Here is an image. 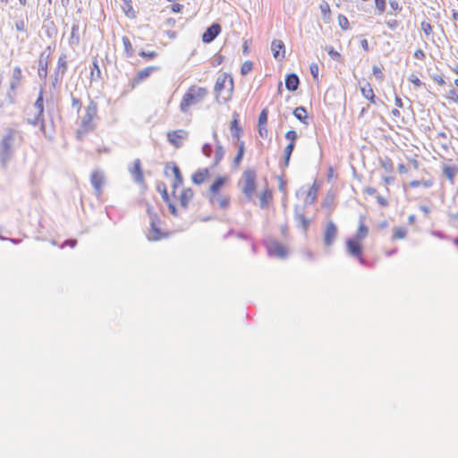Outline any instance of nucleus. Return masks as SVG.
I'll use <instances>...</instances> for the list:
<instances>
[{
  "mask_svg": "<svg viewBox=\"0 0 458 458\" xmlns=\"http://www.w3.org/2000/svg\"><path fill=\"white\" fill-rule=\"evenodd\" d=\"M271 51L276 60H283L285 57V46L280 39H274L271 43Z\"/></svg>",
  "mask_w": 458,
  "mask_h": 458,
  "instance_id": "14",
  "label": "nucleus"
},
{
  "mask_svg": "<svg viewBox=\"0 0 458 458\" xmlns=\"http://www.w3.org/2000/svg\"><path fill=\"white\" fill-rule=\"evenodd\" d=\"M129 171L137 182H143L144 175L140 159H135L133 161L132 165L130 167Z\"/></svg>",
  "mask_w": 458,
  "mask_h": 458,
  "instance_id": "17",
  "label": "nucleus"
},
{
  "mask_svg": "<svg viewBox=\"0 0 458 458\" xmlns=\"http://www.w3.org/2000/svg\"><path fill=\"white\" fill-rule=\"evenodd\" d=\"M407 235V229L405 227H396L393 231V240H403Z\"/></svg>",
  "mask_w": 458,
  "mask_h": 458,
  "instance_id": "32",
  "label": "nucleus"
},
{
  "mask_svg": "<svg viewBox=\"0 0 458 458\" xmlns=\"http://www.w3.org/2000/svg\"><path fill=\"white\" fill-rule=\"evenodd\" d=\"M414 57L417 58V59H420V60H424L425 59V53L422 49H417L415 50L414 52Z\"/></svg>",
  "mask_w": 458,
  "mask_h": 458,
  "instance_id": "56",
  "label": "nucleus"
},
{
  "mask_svg": "<svg viewBox=\"0 0 458 458\" xmlns=\"http://www.w3.org/2000/svg\"><path fill=\"white\" fill-rule=\"evenodd\" d=\"M124 4V13L125 15L129 18H135V11L133 10L131 0H123Z\"/></svg>",
  "mask_w": 458,
  "mask_h": 458,
  "instance_id": "34",
  "label": "nucleus"
},
{
  "mask_svg": "<svg viewBox=\"0 0 458 458\" xmlns=\"http://www.w3.org/2000/svg\"><path fill=\"white\" fill-rule=\"evenodd\" d=\"M22 140V135L13 130H10L8 133L3 138L0 142V157L1 161L4 164L9 161L12 156L13 147H14L16 144L21 143Z\"/></svg>",
  "mask_w": 458,
  "mask_h": 458,
  "instance_id": "7",
  "label": "nucleus"
},
{
  "mask_svg": "<svg viewBox=\"0 0 458 458\" xmlns=\"http://www.w3.org/2000/svg\"><path fill=\"white\" fill-rule=\"evenodd\" d=\"M168 236L167 233L161 232L157 223L152 222L148 233V239L150 241H159Z\"/></svg>",
  "mask_w": 458,
  "mask_h": 458,
  "instance_id": "16",
  "label": "nucleus"
},
{
  "mask_svg": "<svg viewBox=\"0 0 458 458\" xmlns=\"http://www.w3.org/2000/svg\"><path fill=\"white\" fill-rule=\"evenodd\" d=\"M267 117H268V112L267 108H264L261 110L259 115V125H267Z\"/></svg>",
  "mask_w": 458,
  "mask_h": 458,
  "instance_id": "37",
  "label": "nucleus"
},
{
  "mask_svg": "<svg viewBox=\"0 0 458 458\" xmlns=\"http://www.w3.org/2000/svg\"><path fill=\"white\" fill-rule=\"evenodd\" d=\"M375 4L379 13H383L385 12L386 6V0H375Z\"/></svg>",
  "mask_w": 458,
  "mask_h": 458,
  "instance_id": "45",
  "label": "nucleus"
},
{
  "mask_svg": "<svg viewBox=\"0 0 458 458\" xmlns=\"http://www.w3.org/2000/svg\"><path fill=\"white\" fill-rule=\"evenodd\" d=\"M252 68H253L252 63L250 61H246L242 64L241 73L242 75H246L252 71Z\"/></svg>",
  "mask_w": 458,
  "mask_h": 458,
  "instance_id": "39",
  "label": "nucleus"
},
{
  "mask_svg": "<svg viewBox=\"0 0 458 458\" xmlns=\"http://www.w3.org/2000/svg\"><path fill=\"white\" fill-rule=\"evenodd\" d=\"M300 221H301V225H303L304 229H307V227L310 225V220L301 215V216H300Z\"/></svg>",
  "mask_w": 458,
  "mask_h": 458,
  "instance_id": "58",
  "label": "nucleus"
},
{
  "mask_svg": "<svg viewBox=\"0 0 458 458\" xmlns=\"http://www.w3.org/2000/svg\"><path fill=\"white\" fill-rule=\"evenodd\" d=\"M337 21H338L339 26L344 30H347L349 29V27H350L349 21L344 15L339 14L337 17Z\"/></svg>",
  "mask_w": 458,
  "mask_h": 458,
  "instance_id": "38",
  "label": "nucleus"
},
{
  "mask_svg": "<svg viewBox=\"0 0 458 458\" xmlns=\"http://www.w3.org/2000/svg\"><path fill=\"white\" fill-rule=\"evenodd\" d=\"M170 8L173 13H179L182 12L183 5L179 4L178 2H174L172 4Z\"/></svg>",
  "mask_w": 458,
  "mask_h": 458,
  "instance_id": "49",
  "label": "nucleus"
},
{
  "mask_svg": "<svg viewBox=\"0 0 458 458\" xmlns=\"http://www.w3.org/2000/svg\"><path fill=\"white\" fill-rule=\"evenodd\" d=\"M345 247L349 255L357 259L360 264H365L362 242L349 238L345 242Z\"/></svg>",
  "mask_w": 458,
  "mask_h": 458,
  "instance_id": "8",
  "label": "nucleus"
},
{
  "mask_svg": "<svg viewBox=\"0 0 458 458\" xmlns=\"http://www.w3.org/2000/svg\"><path fill=\"white\" fill-rule=\"evenodd\" d=\"M433 184H434V182L431 179L426 180V181L414 180V181H411L409 182V186L411 188H417L420 186H422L424 188H430Z\"/></svg>",
  "mask_w": 458,
  "mask_h": 458,
  "instance_id": "31",
  "label": "nucleus"
},
{
  "mask_svg": "<svg viewBox=\"0 0 458 458\" xmlns=\"http://www.w3.org/2000/svg\"><path fill=\"white\" fill-rule=\"evenodd\" d=\"M442 171L447 180L454 183V179L458 175V167L456 165H443Z\"/></svg>",
  "mask_w": 458,
  "mask_h": 458,
  "instance_id": "26",
  "label": "nucleus"
},
{
  "mask_svg": "<svg viewBox=\"0 0 458 458\" xmlns=\"http://www.w3.org/2000/svg\"><path fill=\"white\" fill-rule=\"evenodd\" d=\"M433 80H434V81H435L438 85H440V86H443V85H445V80H444V79H443V77H442V76H440V75H436V76H434Z\"/></svg>",
  "mask_w": 458,
  "mask_h": 458,
  "instance_id": "59",
  "label": "nucleus"
},
{
  "mask_svg": "<svg viewBox=\"0 0 458 458\" xmlns=\"http://www.w3.org/2000/svg\"><path fill=\"white\" fill-rule=\"evenodd\" d=\"M234 82L231 74H219L214 85V96L217 103H227L233 95Z\"/></svg>",
  "mask_w": 458,
  "mask_h": 458,
  "instance_id": "3",
  "label": "nucleus"
},
{
  "mask_svg": "<svg viewBox=\"0 0 458 458\" xmlns=\"http://www.w3.org/2000/svg\"><path fill=\"white\" fill-rule=\"evenodd\" d=\"M80 43L79 27L73 25L72 27L71 37L69 38V44L71 46H77Z\"/></svg>",
  "mask_w": 458,
  "mask_h": 458,
  "instance_id": "29",
  "label": "nucleus"
},
{
  "mask_svg": "<svg viewBox=\"0 0 458 458\" xmlns=\"http://www.w3.org/2000/svg\"><path fill=\"white\" fill-rule=\"evenodd\" d=\"M389 4H390V7L394 11L399 12L401 10V6H400L398 1H396V0H390Z\"/></svg>",
  "mask_w": 458,
  "mask_h": 458,
  "instance_id": "57",
  "label": "nucleus"
},
{
  "mask_svg": "<svg viewBox=\"0 0 458 458\" xmlns=\"http://www.w3.org/2000/svg\"><path fill=\"white\" fill-rule=\"evenodd\" d=\"M22 77H23L22 71H21V67H19V66L14 67L13 70L11 80H10V90L11 91H13V93L16 91V89L21 83Z\"/></svg>",
  "mask_w": 458,
  "mask_h": 458,
  "instance_id": "18",
  "label": "nucleus"
},
{
  "mask_svg": "<svg viewBox=\"0 0 458 458\" xmlns=\"http://www.w3.org/2000/svg\"><path fill=\"white\" fill-rule=\"evenodd\" d=\"M368 234H369V227L365 224L364 219L361 218V219H360L358 229L356 231L355 235L352 237V239L360 241V242H363V240L368 236Z\"/></svg>",
  "mask_w": 458,
  "mask_h": 458,
  "instance_id": "25",
  "label": "nucleus"
},
{
  "mask_svg": "<svg viewBox=\"0 0 458 458\" xmlns=\"http://www.w3.org/2000/svg\"><path fill=\"white\" fill-rule=\"evenodd\" d=\"M47 61H45V63H43V61L40 59L39 60V71L44 70L45 73H47Z\"/></svg>",
  "mask_w": 458,
  "mask_h": 458,
  "instance_id": "61",
  "label": "nucleus"
},
{
  "mask_svg": "<svg viewBox=\"0 0 458 458\" xmlns=\"http://www.w3.org/2000/svg\"><path fill=\"white\" fill-rule=\"evenodd\" d=\"M446 98L447 100H449L450 102H453V103H458V94L455 90L454 89H451L449 90L447 96H446Z\"/></svg>",
  "mask_w": 458,
  "mask_h": 458,
  "instance_id": "46",
  "label": "nucleus"
},
{
  "mask_svg": "<svg viewBox=\"0 0 458 458\" xmlns=\"http://www.w3.org/2000/svg\"><path fill=\"white\" fill-rule=\"evenodd\" d=\"M230 131L232 136L235 138L237 140H240V138L242 134V129L239 123V114L236 112L233 114V120L231 122Z\"/></svg>",
  "mask_w": 458,
  "mask_h": 458,
  "instance_id": "21",
  "label": "nucleus"
},
{
  "mask_svg": "<svg viewBox=\"0 0 458 458\" xmlns=\"http://www.w3.org/2000/svg\"><path fill=\"white\" fill-rule=\"evenodd\" d=\"M365 193L369 194V195H375L377 193V190L373 187H367L365 190H364Z\"/></svg>",
  "mask_w": 458,
  "mask_h": 458,
  "instance_id": "60",
  "label": "nucleus"
},
{
  "mask_svg": "<svg viewBox=\"0 0 458 458\" xmlns=\"http://www.w3.org/2000/svg\"><path fill=\"white\" fill-rule=\"evenodd\" d=\"M72 108L76 109L77 112H79L81 108V102L78 98L72 97Z\"/></svg>",
  "mask_w": 458,
  "mask_h": 458,
  "instance_id": "50",
  "label": "nucleus"
},
{
  "mask_svg": "<svg viewBox=\"0 0 458 458\" xmlns=\"http://www.w3.org/2000/svg\"><path fill=\"white\" fill-rule=\"evenodd\" d=\"M398 171L401 174H406L407 173V168H406V166L403 164H399L398 165Z\"/></svg>",
  "mask_w": 458,
  "mask_h": 458,
  "instance_id": "63",
  "label": "nucleus"
},
{
  "mask_svg": "<svg viewBox=\"0 0 458 458\" xmlns=\"http://www.w3.org/2000/svg\"><path fill=\"white\" fill-rule=\"evenodd\" d=\"M101 78V71L98 66V63L97 58L93 60V68L90 72V80L91 81H98Z\"/></svg>",
  "mask_w": 458,
  "mask_h": 458,
  "instance_id": "30",
  "label": "nucleus"
},
{
  "mask_svg": "<svg viewBox=\"0 0 458 458\" xmlns=\"http://www.w3.org/2000/svg\"><path fill=\"white\" fill-rule=\"evenodd\" d=\"M122 41H123V47H124V50L126 52V55L128 56H131L132 54H133V48H132V45L129 39V38L127 37H123L122 38Z\"/></svg>",
  "mask_w": 458,
  "mask_h": 458,
  "instance_id": "36",
  "label": "nucleus"
},
{
  "mask_svg": "<svg viewBox=\"0 0 458 458\" xmlns=\"http://www.w3.org/2000/svg\"><path fill=\"white\" fill-rule=\"evenodd\" d=\"M224 157V149L221 146L217 147L215 158V165H216Z\"/></svg>",
  "mask_w": 458,
  "mask_h": 458,
  "instance_id": "48",
  "label": "nucleus"
},
{
  "mask_svg": "<svg viewBox=\"0 0 458 458\" xmlns=\"http://www.w3.org/2000/svg\"><path fill=\"white\" fill-rule=\"evenodd\" d=\"M228 182V177L227 176H217L215 181L213 182V183L210 185L209 187V190H208V194L211 195V194H216V193H219L222 187L227 183Z\"/></svg>",
  "mask_w": 458,
  "mask_h": 458,
  "instance_id": "22",
  "label": "nucleus"
},
{
  "mask_svg": "<svg viewBox=\"0 0 458 458\" xmlns=\"http://www.w3.org/2000/svg\"><path fill=\"white\" fill-rule=\"evenodd\" d=\"M377 201L381 207H387L388 206V200L386 198L382 197L380 195L377 196Z\"/></svg>",
  "mask_w": 458,
  "mask_h": 458,
  "instance_id": "55",
  "label": "nucleus"
},
{
  "mask_svg": "<svg viewBox=\"0 0 458 458\" xmlns=\"http://www.w3.org/2000/svg\"><path fill=\"white\" fill-rule=\"evenodd\" d=\"M258 129H259V134L260 137L266 138L267 136V125H259L258 124Z\"/></svg>",
  "mask_w": 458,
  "mask_h": 458,
  "instance_id": "53",
  "label": "nucleus"
},
{
  "mask_svg": "<svg viewBox=\"0 0 458 458\" xmlns=\"http://www.w3.org/2000/svg\"><path fill=\"white\" fill-rule=\"evenodd\" d=\"M174 178L172 181V197L167 192L166 185L161 182L157 185V191L160 192L163 200L168 205L171 214L177 216V210L175 208V199H178L180 206L182 208H187L190 204L193 201L194 191L191 188H182L179 194H176L178 188L182 186L183 177L181 173L179 166L174 164L171 167Z\"/></svg>",
  "mask_w": 458,
  "mask_h": 458,
  "instance_id": "1",
  "label": "nucleus"
},
{
  "mask_svg": "<svg viewBox=\"0 0 458 458\" xmlns=\"http://www.w3.org/2000/svg\"><path fill=\"white\" fill-rule=\"evenodd\" d=\"M318 191V186L317 185L316 182H314L308 192V196L311 198L312 201L316 199Z\"/></svg>",
  "mask_w": 458,
  "mask_h": 458,
  "instance_id": "47",
  "label": "nucleus"
},
{
  "mask_svg": "<svg viewBox=\"0 0 458 458\" xmlns=\"http://www.w3.org/2000/svg\"><path fill=\"white\" fill-rule=\"evenodd\" d=\"M25 116L27 122L30 124H40L41 130L45 133L43 89L39 91L38 97L36 99L34 105L27 108L25 112Z\"/></svg>",
  "mask_w": 458,
  "mask_h": 458,
  "instance_id": "5",
  "label": "nucleus"
},
{
  "mask_svg": "<svg viewBox=\"0 0 458 458\" xmlns=\"http://www.w3.org/2000/svg\"><path fill=\"white\" fill-rule=\"evenodd\" d=\"M394 102H395V106H396L397 108H402L403 107V101H402L400 97L395 96Z\"/></svg>",
  "mask_w": 458,
  "mask_h": 458,
  "instance_id": "62",
  "label": "nucleus"
},
{
  "mask_svg": "<svg viewBox=\"0 0 458 458\" xmlns=\"http://www.w3.org/2000/svg\"><path fill=\"white\" fill-rule=\"evenodd\" d=\"M221 32V26L217 23H213L202 34V41L204 43L212 42Z\"/></svg>",
  "mask_w": 458,
  "mask_h": 458,
  "instance_id": "15",
  "label": "nucleus"
},
{
  "mask_svg": "<svg viewBox=\"0 0 458 458\" xmlns=\"http://www.w3.org/2000/svg\"><path fill=\"white\" fill-rule=\"evenodd\" d=\"M210 176L208 168L198 169L192 175L191 181L193 183L199 185L203 183Z\"/></svg>",
  "mask_w": 458,
  "mask_h": 458,
  "instance_id": "23",
  "label": "nucleus"
},
{
  "mask_svg": "<svg viewBox=\"0 0 458 458\" xmlns=\"http://www.w3.org/2000/svg\"><path fill=\"white\" fill-rule=\"evenodd\" d=\"M157 66H148L140 71H139L136 76L131 81L130 87L131 89H135L139 86L143 81L148 79L154 72L157 71Z\"/></svg>",
  "mask_w": 458,
  "mask_h": 458,
  "instance_id": "11",
  "label": "nucleus"
},
{
  "mask_svg": "<svg viewBox=\"0 0 458 458\" xmlns=\"http://www.w3.org/2000/svg\"><path fill=\"white\" fill-rule=\"evenodd\" d=\"M90 182L98 192H101L105 182V176L101 171H94L90 176Z\"/></svg>",
  "mask_w": 458,
  "mask_h": 458,
  "instance_id": "20",
  "label": "nucleus"
},
{
  "mask_svg": "<svg viewBox=\"0 0 458 458\" xmlns=\"http://www.w3.org/2000/svg\"><path fill=\"white\" fill-rule=\"evenodd\" d=\"M420 27L426 36L431 35L433 28L429 22L422 21Z\"/></svg>",
  "mask_w": 458,
  "mask_h": 458,
  "instance_id": "41",
  "label": "nucleus"
},
{
  "mask_svg": "<svg viewBox=\"0 0 458 458\" xmlns=\"http://www.w3.org/2000/svg\"><path fill=\"white\" fill-rule=\"evenodd\" d=\"M310 72L314 79H318V65L317 64H311L310 66Z\"/></svg>",
  "mask_w": 458,
  "mask_h": 458,
  "instance_id": "52",
  "label": "nucleus"
},
{
  "mask_svg": "<svg viewBox=\"0 0 458 458\" xmlns=\"http://www.w3.org/2000/svg\"><path fill=\"white\" fill-rule=\"evenodd\" d=\"M15 28L18 31H25L26 30V23L23 20H19L15 23Z\"/></svg>",
  "mask_w": 458,
  "mask_h": 458,
  "instance_id": "51",
  "label": "nucleus"
},
{
  "mask_svg": "<svg viewBox=\"0 0 458 458\" xmlns=\"http://www.w3.org/2000/svg\"><path fill=\"white\" fill-rule=\"evenodd\" d=\"M300 84L299 77L295 73L288 74L285 78V87L289 91H295Z\"/></svg>",
  "mask_w": 458,
  "mask_h": 458,
  "instance_id": "27",
  "label": "nucleus"
},
{
  "mask_svg": "<svg viewBox=\"0 0 458 458\" xmlns=\"http://www.w3.org/2000/svg\"><path fill=\"white\" fill-rule=\"evenodd\" d=\"M380 165L387 173H391L394 169L393 161L389 157L380 160Z\"/></svg>",
  "mask_w": 458,
  "mask_h": 458,
  "instance_id": "35",
  "label": "nucleus"
},
{
  "mask_svg": "<svg viewBox=\"0 0 458 458\" xmlns=\"http://www.w3.org/2000/svg\"><path fill=\"white\" fill-rule=\"evenodd\" d=\"M360 89L363 98H365L370 104H376V95L374 93L371 84L365 79L359 81Z\"/></svg>",
  "mask_w": 458,
  "mask_h": 458,
  "instance_id": "12",
  "label": "nucleus"
},
{
  "mask_svg": "<svg viewBox=\"0 0 458 458\" xmlns=\"http://www.w3.org/2000/svg\"><path fill=\"white\" fill-rule=\"evenodd\" d=\"M284 137L289 141V143L284 149V164H285V165H288L291 155H292V153L295 148V145H296L297 133L295 131L290 130V131H286Z\"/></svg>",
  "mask_w": 458,
  "mask_h": 458,
  "instance_id": "10",
  "label": "nucleus"
},
{
  "mask_svg": "<svg viewBox=\"0 0 458 458\" xmlns=\"http://www.w3.org/2000/svg\"><path fill=\"white\" fill-rule=\"evenodd\" d=\"M98 118V104L90 100L85 108V114L81 118L80 124L76 131V137L79 140H83L89 131L95 129V122Z\"/></svg>",
  "mask_w": 458,
  "mask_h": 458,
  "instance_id": "4",
  "label": "nucleus"
},
{
  "mask_svg": "<svg viewBox=\"0 0 458 458\" xmlns=\"http://www.w3.org/2000/svg\"><path fill=\"white\" fill-rule=\"evenodd\" d=\"M187 131L184 130H175L167 133L168 141L174 146L179 148L182 144V140L186 138Z\"/></svg>",
  "mask_w": 458,
  "mask_h": 458,
  "instance_id": "13",
  "label": "nucleus"
},
{
  "mask_svg": "<svg viewBox=\"0 0 458 458\" xmlns=\"http://www.w3.org/2000/svg\"><path fill=\"white\" fill-rule=\"evenodd\" d=\"M394 178L393 176H386L383 178V181L386 184H389L394 182Z\"/></svg>",
  "mask_w": 458,
  "mask_h": 458,
  "instance_id": "64",
  "label": "nucleus"
},
{
  "mask_svg": "<svg viewBox=\"0 0 458 458\" xmlns=\"http://www.w3.org/2000/svg\"><path fill=\"white\" fill-rule=\"evenodd\" d=\"M409 81L413 84L415 87L419 88L420 86H422V82L419 79V77L413 73H411L409 78H408Z\"/></svg>",
  "mask_w": 458,
  "mask_h": 458,
  "instance_id": "43",
  "label": "nucleus"
},
{
  "mask_svg": "<svg viewBox=\"0 0 458 458\" xmlns=\"http://www.w3.org/2000/svg\"><path fill=\"white\" fill-rule=\"evenodd\" d=\"M238 141H239L238 142V152H237V155L234 157V164L236 165H238L241 163V161H242V159L243 157L244 149H245L244 142L242 141V140H238Z\"/></svg>",
  "mask_w": 458,
  "mask_h": 458,
  "instance_id": "33",
  "label": "nucleus"
},
{
  "mask_svg": "<svg viewBox=\"0 0 458 458\" xmlns=\"http://www.w3.org/2000/svg\"><path fill=\"white\" fill-rule=\"evenodd\" d=\"M338 229L333 221H328L324 231L323 241L326 247H330L337 237Z\"/></svg>",
  "mask_w": 458,
  "mask_h": 458,
  "instance_id": "9",
  "label": "nucleus"
},
{
  "mask_svg": "<svg viewBox=\"0 0 458 458\" xmlns=\"http://www.w3.org/2000/svg\"><path fill=\"white\" fill-rule=\"evenodd\" d=\"M320 10L324 18H329L331 10L329 4L327 2H324L320 4Z\"/></svg>",
  "mask_w": 458,
  "mask_h": 458,
  "instance_id": "42",
  "label": "nucleus"
},
{
  "mask_svg": "<svg viewBox=\"0 0 458 458\" xmlns=\"http://www.w3.org/2000/svg\"><path fill=\"white\" fill-rule=\"evenodd\" d=\"M140 55L146 60H151L157 56V53L156 51H140Z\"/></svg>",
  "mask_w": 458,
  "mask_h": 458,
  "instance_id": "40",
  "label": "nucleus"
},
{
  "mask_svg": "<svg viewBox=\"0 0 458 458\" xmlns=\"http://www.w3.org/2000/svg\"><path fill=\"white\" fill-rule=\"evenodd\" d=\"M259 207L261 208L268 207L273 200V194L271 190H269L268 188L264 189L259 196Z\"/></svg>",
  "mask_w": 458,
  "mask_h": 458,
  "instance_id": "24",
  "label": "nucleus"
},
{
  "mask_svg": "<svg viewBox=\"0 0 458 458\" xmlns=\"http://www.w3.org/2000/svg\"><path fill=\"white\" fill-rule=\"evenodd\" d=\"M238 186L242 194L250 199L257 191V173L252 168L245 169L238 181Z\"/></svg>",
  "mask_w": 458,
  "mask_h": 458,
  "instance_id": "6",
  "label": "nucleus"
},
{
  "mask_svg": "<svg viewBox=\"0 0 458 458\" xmlns=\"http://www.w3.org/2000/svg\"><path fill=\"white\" fill-rule=\"evenodd\" d=\"M372 73L373 75L378 79V80H382L383 77H384V74H383V71H382V68L377 66V65H374L373 68H372Z\"/></svg>",
  "mask_w": 458,
  "mask_h": 458,
  "instance_id": "44",
  "label": "nucleus"
},
{
  "mask_svg": "<svg viewBox=\"0 0 458 458\" xmlns=\"http://www.w3.org/2000/svg\"><path fill=\"white\" fill-rule=\"evenodd\" d=\"M209 200L213 205H216L221 208H226L230 203V198L223 195L221 192L209 195Z\"/></svg>",
  "mask_w": 458,
  "mask_h": 458,
  "instance_id": "19",
  "label": "nucleus"
},
{
  "mask_svg": "<svg viewBox=\"0 0 458 458\" xmlns=\"http://www.w3.org/2000/svg\"><path fill=\"white\" fill-rule=\"evenodd\" d=\"M58 66L63 69V72H64L67 69V64L65 61V56H60L58 59Z\"/></svg>",
  "mask_w": 458,
  "mask_h": 458,
  "instance_id": "54",
  "label": "nucleus"
},
{
  "mask_svg": "<svg viewBox=\"0 0 458 458\" xmlns=\"http://www.w3.org/2000/svg\"><path fill=\"white\" fill-rule=\"evenodd\" d=\"M209 94L208 89L195 84L191 85L185 93L182 95L179 108L183 114L190 112L192 106L201 104L205 99L208 98Z\"/></svg>",
  "mask_w": 458,
  "mask_h": 458,
  "instance_id": "2",
  "label": "nucleus"
},
{
  "mask_svg": "<svg viewBox=\"0 0 458 458\" xmlns=\"http://www.w3.org/2000/svg\"><path fill=\"white\" fill-rule=\"evenodd\" d=\"M293 115L299 120L301 121V123L307 124L308 122H307V118H308V114H307V111L304 107L302 106H298L296 107L294 110H293Z\"/></svg>",
  "mask_w": 458,
  "mask_h": 458,
  "instance_id": "28",
  "label": "nucleus"
}]
</instances>
